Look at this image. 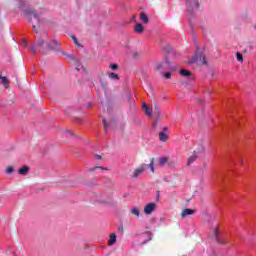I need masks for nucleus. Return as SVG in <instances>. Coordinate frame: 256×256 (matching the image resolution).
Listing matches in <instances>:
<instances>
[{
    "label": "nucleus",
    "mask_w": 256,
    "mask_h": 256,
    "mask_svg": "<svg viewBox=\"0 0 256 256\" xmlns=\"http://www.w3.org/2000/svg\"><path fill=\"white\" fill-rule=\"evenodd\" d=\"M22 15L23 17H25V19H27V21H33V18H34L37 25H39L41 21L39 19V14L37 13L36 10H33V8H29V7L24 8L22 11Z\"/></svg>",
    "instance_id": "obj_1"
},
{
    "label": "nucleus",
    "mask_w": 256,
    "mask_h": 256,
    "mask_svg": "<svg viewBox=\"0 0 256 256\" xmlns=\"http://www.w3.org/2000/svg\"><path fill=\"white\" fill-rule=\"evenodd\" d=\"M212 235H213L214 240L216 241V243L218 245H222V246L229 245V238L219 237V227L218 226H215L212 229Z\"/></svg>",
    "instance_id": "obj_2"
},
{
    "label": "nucleus",
    "mask_w": 256,
    "mask_h": 256,
    "mask_svg": "<svg viewBox=\"0 0 256 256\" xmlns=\"http://www.w3.org/2000/svg\"><path fill=\"white\" fill-rule=\"evenodd\" d=\"M205 152V146H199L197 150H194V154L188 158L187 165H192V163H195L197 161V158L201 153Z\"/></svg>",
    "instance_id": "obj_3"
},
{
    "label": "nucleus",
    "mask_w": 256,
    "mask_h": 256,
    "mask_svg": "<svg viewBox=\"0 0 256 256\" xmlns=\"http://www.w3.org/2000/svg\"><path fill=\"white\" fill-rule=\"evenodd\" d=\"M188 7V13H193L196 9H199V0H186Z\"/></svg>",
    "instance_id": "obj_4"
},
{
    "label": "nucleus",
    "mask_w": 256,
    "mask_h": 256,
    "mask_svg": "<svg viewBox=\"0 0 256 256\" xmlns=\"http://www.w3.org/2000/svg\"><path fill=\"white\" fill-rule=\"evenodd\" d=\"M197 61H200L202 65H207V58H205V55H203L202 53H197L194 57H192V60L188 63H197Z\"/></svg>",
    "instance_id": "obj_5"
},
{
    "label": "nucleus",
    "mask_w": 256,
    "mask_h": 256,
    "mask_svg": "<svg viewBox=\"0 0 256 256\" xmlns=\"http://www.w3.org/2000/svg\"><path fill=\"white\" fill-rule=\"evenodd\" d=\"M47 48L49 51H61V43L52 40L47 44Z\"/></svg>",
    "instance_id": "obj_6"
},
{
    "label": "nucleus",
    "mask_w": 256,
    "mask_h": 256,
    "mask_svg": "<svg viewBox=\"0 0 256 256\" xmlns=\"http://www.w3.org/2000/svg\"><path fill=\"white\" fill-rule=\"evenodd\" d=\"M195 213H197V210L196 209H189V208H186V209H183L180 213V217L181 219H187V217L191 216V215H194Z\"/></svg>",
    "instance_id": "obj_7"
},
{
    "label": "nucleus",
    "mask_w": 256,
    "mask_h": 256,
    "mask_svg": "<svg viewBox=\"0 0 256 256\" xmlns=\"http://www.w3.org/2000/svg\"><path fill=\"white\" fill-rule=\"evenodd\" d=\"M43 45H45V40H43L41 38L38 39L36 44L32 45L30 48L32 55H35L37 53L38 47H43Z\"/></svg>",
    "instance_id": "obj_8"
},
{
    "label": "nucleus",
    "mask_w": 256,
    "mask_h": 256,
    "mask_svg": "<svg viewBox=\"0 0 256 256\" xmlns=\"http://www.w3.org/2000/svg\"><path fill=\"white\" fill-rule=\"evenodd\" d=\"M155 209H157V204L155 202L149 203L144 207V213L145 215H151Z\"/></svg>",
    "instance_id": "obj_9"
},
{
    "label": "nucleus",
    "mask_w": 256,
    "mask_h": 256,
    "mask_svg": "<svg viewBox=\"0 0 256 256\" xmlns=\"http://www.w3.org/2000/svg\"><path fill=\"white\" fill-rule=\"evenodd\" d=\"M146 167H147V165L142 164L139 168H136L132 174V177L134 179H137V177H139V175H143Z\"/></svg>",
    "instance_id": "obj_10"
},
{
    "label": "nucleus",
    "mask_w": 256,
    "mask_h": 256,
    "mask_svg": "<svg viewBox=\"0 0 256 256\" xmlns=\"http://www.w3.org/2000/svg\"><path fill=\"white\" fill-rule=\"evenodd\" d=\"M142 109H143L144 113H146L148 115V117H151V115H153V110L151 108H149V106L146 103L142 104Z\"/></svg>",
    "instance_id": "obj_11"
},
{
    "label": "nucleus",
    "mask_w": 256,
    "mask_h": 256,
    "mask_svg": "<svg viewBox=\"0 0 256 256\" xmlns=\"http://www.w3.org/2000/svg\"><path fill=\"white\" fill-rule=\"evenodd\" d=\"M115 243H117V235L115 233H112L108 240V245H115Z\"/></svg>",
    "instance_id": "obj_12"
},
{
    "label": "nucleus",
    "mask_w": 256,
    "mask_h": 256,
    "mask_svg": "<svg viewBox=\"0 0 256 256\" xmlns=\"http://www.w3.org/2000/svg\"><path fill=\"white\" fill-rule=\"evenodd\" d=\"M29 169H30L29 166H23L18 170V173L20 175H27V173H29Z\"/></svg>",
    "instance_id": "obj_13"
},
{
    "label": "nucleus",
    "mask_w": 256,
    "mask_h": 256,
    "mask_svg": "<svg viewBox=\"0 0 256 256\" xmlns=\"http://www.w3.org/2000/svg\"><path fill=\"white\" fill-rule=\"evenodd\" d=\"M134 30H135L137 33H143V31H145V28H143V24L137 23V24L135 25Z\"/></svg>",
    "instance_id": "obj_14"
},
{
    "label": "nucleus",
    "mask_w": 256,
    "mask_h": 256,
    "mask_svg": "<svg viewBox=\"0 0 256 256\" xmlns=\"http://www.w3.org/2000/svg\"><path fill=\"white\" fill-rule=\"evenodd\" d=\"M165 65H168V63H159L156 65V71H159L160 75H163V67H165Z\"/></svg>",
    "instance_id": "obj_15"
},
{
    "label": "nucleus",
    "mask_w": 256,
    "mask_h": 256,
    "mask_svg": "<svg viewBox=\"0 0 256 256\" xmlns=\"http://www.w3.org/2000/svg\"><path fill=\"white\" fill-rule=\"evenodd\" d=\"M148 167H149L151 173H155V158H151V161L148 164Z\"/></svg>",
    "instance_id": "obj_16"
},
{
    "label": "nucleus",
    "mask_w": 256,
    "mask_h": 256,
    "mask_svg": "<svg viewBox=\"0 0 256 256\" xmlns=\"http://www.w3.org/2000/svg\"><path fill=\"white\" fill-rule=\"evenodd\" d=\"M180 75L182 77H191V71L186 70V69H181L180 70Z\"/></svg>",
    "instance_id": "obj_17"
},
{
    "label": "nucleus",
    "mask_w": 256,
    "mask_h": 256,
    "mask_svg": "<svg viewBox=\"0 0 256 256\" xmlns=\"http://www.w3.org/2000/svg\"><path fill=\"white\" fill-rule=\"evenodd\" d=\"M108 77L110 79H113L114 81H119V74L115 73V72H110L108 73Z\"/></svg>",
    "instance_id": "obj_18"
},
{
    "label": "nucleus",
    "mask_w": 256,
    "mask_h": 256,
    "mask_svg": "<svg viewBox=\"0 0 256 256\" xmlns=\"http://www.w3.org/2000/svg\"><path fill=\"white\" fill-rule=\"evenodd\" d=\"M132 215H135V217H141V211H139V208L134 207L130 211Z\"/></svg>",
    "instance_id": "obj_19"
},
{
    "label": "nucleus",
    "mask_w": 256,
    "mask_h": 256,
    "mask_svg": "<svg viewBox=\"0 0 256 256\" xmlns=\"http://www.w3.org/2000/svg\"><path fill=\"white\" fill-rule=\"evenodd\" d=\"M1 83L4 84V87H9L10 82H9V78H7L6 76L2 77L1 76Z\"/></svg>",
    "instance_id": "obj_20"
},
{
    "label": "nucleus",
    "mask_w": 256,
    "mask_h": 256,
    "mask_svg": "<svg viewBox=\"0 0 256 256\" xmlns=\"http://www.w3.org/2000/svg\"><path fill=\"white\" fill-rule=\"evenodd\" d=\"M140 19H141V21H143L144 23H149V17L147 16V14H145V13H140Z\"/></svg>",
    "instance_id": "obj_21"
},
{
    "label": "nucleus",
    "mask_w": 256,
    "mask_h": 256,
    "mask_svg": "<svg viewBox=\"0 0 256 256\" xmlns=\"http://www.w3.org/2000/svg\"><path fill=\"white\" fill-rule=\"evenodd\" d=\"M169 160L165 157H162V158H159L158 160V165H160V167H163L164 165H166V163L168 162Z\"/></svg>",
    "instance_id": "obj_22"
},
{
    "label": "nucleus",
    "mask_w": 256,
    "mask_h": 256,
    "mask_svg": "<svg viewBox=\"0 0 256 256\" xmlns=\"http://www.w3.org/2000/svg\"><path fill=\"white\" fill-rule=\"evenodd\" d=\"M159 139L160 141H167V134L165 132H159Z\"/></svg>",
    "instance_id": "obj_23"
},
{
    "label": "nucleus",
    "mask_w": 256,
    "mask_h": 256,
    "mask_svg": "<svg viewBox=\"0 0 256 256\" xmlns=\"http://www.w3.org/2000/svg\"><path fill=\"white\" fill-rule=\"evenodd\" d=\"M154 115H157V117H161V110L157 106V104L154 105Z\"/></svg>",
    "instance_id": "obj_24"
},
{
    "label": "nucleus",
    "mask_w": 256,
    "mask_h": 256,
    "mask_svg": "<svg viewBox=\"0 0 256 256\" xmlns=\"http://www.w3.org/2000/svg\"><path fill=\"white\" fill-rule=\"evenodd\" d=\"M236 59L237 61H239L240 63H243V54H241L240 52L236 53Z\"/></svg>",
    "instance_id": "obj_25"
},
{
    "label": "nucleus",
    "mask_w": 256,
    "mask_h": 256,
    "mask_svg": "<svg viewBox=\"0 0 256 256\" xmlns=\"http://www.w3.org/2000/svg\"><path fill=\"white\" fill-rule=\"evenodd\" d=\"M14 169L12 166H8L6 169V173H8V175H11V173H13Z\"/></svg>",
    "instance_id": "obj_26"
},
{
    "label": "nucleus",
    "mask_w": 256,
    "mask_h": 256,
    "mask_svg": "<svg viewBox=\"0 0 256 256\" xmlns=\"http://www.w3.org/2000/svg\"><path fill=\"white\" fill-rule=\"evenodd\" d=\"M110 69H113L114 71H116L117 69H119V65H117V64H111V65H110Z\"/></svg>",
    "instance_id": "obj_27"
},
{
    "label": "nucleus",
    "mask_w": 256,
    "mask_h": 256,
    "mask_svg": "<svg viewBox=\"0 0 256 256\" xmlns=\"http://www.w3.org/2000/svg\"><path fill=\"white\" fill-rule=\"evenodd\" d=\"M103 125H104V130L107 131L109 124H107V120L105 118L103 119Z\"/></svg>",
    "instance_id": "obj_28"
},
{
    "label": "nucleus",
    "mask_w": 256,
    "mask_h": 256,
    "mask_svg": "<svg viewBox=\"0 0 256 256\" xmlns=\"http://www.w3.org/2000/svg\"><path fill=\"white\" fill-rule=\"evenodd\" d=\"M164 78L165 79H171V72H165L164 73Z\"/></svg>",
    "instance_id": "obj_29"
},
{
    "label": "nucleus",
    "mask_w": 256,
    "mask_h": 256,
    "mask_svg": "<svg viewBox=\"0 0 256 256\" xmlns=\"http://www.w3.org/2000/svg\"><path fill=\"white\" fill-rule=\"evenodd\" d=\"M95 169H103L104 171H107V168H103V167H93L90 169V172L95 171Z\"/></svg>",
    "instance_id": "obj_30"
},
{
    "label": "nucleus",
    "mask_w": 256,
    "mask_h": 256,
    "mask_svg": "<svg viewBox=\"0 0 256 256\" xmlns=\"http://www.w3.org/2000/svg\"><path fill=\"white\" fill-rule=\"evenodd\" d=\"M72 39H73L75 45H77L79 47L80 44H79V41L77 40V37L72 36Z\"/></svg>",
    "instance_id": "obj_31"
},
{
    "label": "nucleus",
    "mask_w": 256,
    "mask_h": 256,
    "mask_svg": "<svg viewBox=\"0 0 256 256\" xmlns=\"http://www.w3.org/2000/svg\"><path fill=\"white\" fill-rule=\"evenodd\" d=\"M81 69H82L83 71H85V68H84L83 66H81V65L76 66V70H77V71H81Z\"/></svg>",
    "instance_id": "obj_32"
},
{
    "label": "nucleus",
    "mask_w": 256,
    "mask_h": 256,
    "mask_svg": "<svg viewBox=\"0 0 256 256\" xmlns=\"http://www.w3.org/2000/svg\"><path fill=\"white\" fill-rule=\"evenodd\" d=\"M94 157H95V159H97L98 161H101V159H103V157H102L101 155H98V154H96Z\"/></svg>",
    "instance_id": "obj_33"
},
{
    "label": "nucleus",
    "mask_w": 256,
    "mask_h": 256,
    "mask_svg": "<svg viewBox=\"0 0 256 256\" xmlns=\"http://www.w3.org/2000/svg\"><path fill=\"white\" fill-rule=\"evenodd\" d=\"M118 231H119V233H121V234L123 235V233H124V228H123V226H120V227L118 228Z\"/></svg>",
    "instance_id": "obj_34"
},
{
    "label": "nucleus",
    "mask_w": 256,
    "mask_h": 256,
    "mask_svg": "<svg viewBox=\"0 0 256 256\" xmlns=\"http://www.w3.org/2000/svg\"><path fill=\"white\" fill-rule=\"evenodd\" d=\"M39 26L37 25V26H35V25H32V29H33V31H35L36 33H37V28H38Z\"/></svg>",
    "instance_id": "obj_35"
},
{
    "label": "nucleus",
    "mask_w": 256,
    "mask_h": 256,
    "mask_svg": "<svg viewBox=\"0 0 256 256\" xmlns=\"http://www.w3.org/2000/svg\"><path fill=\"white\" fill-rule=\"evenodd\" d=\"M239 163H240V165H243V159L242 158H240Z\"/></svg>",
    "instance_id": "obj_36"
},
{
    "label": "nucleus",
    "mask_w": 256,
    "mask_h": 256,
    "mask_svg": "<svg viewBox=\"0 0 256 256\" xmlns=\"http://www.w3.org/2000/svg\"><path fill=\"white\" fill-rule=\"evenodd\" d=\"M23 45L25 46V47H27V41H23Z\"/></svg>",
    "instance_id": "obj_37"
},
{
    "label": "nucleus",
    "mask_w": 256,
    "mask_h": 256,
    "mask_svg": "<svg viewBox=\"0 0 256 256\" xmlns=\"http://www.w3.org/2000/svg\"><path fill=\"white\" fill-rule=\"evenodd\" d=\"M133 55H134V57H136V55H137V52H133Z\"/></svg>",
    "instance_id": "obj_38"
},
{
    "label": "nucleus",
    "mask_w": 256,
    "mask_h": 256,
    "mask_svg": "<svg viewBox=\"0 0 256 256\" xmlns=\"http://www.w3.org/2000/svg\"><path fill=\"white\" fill-rule=\"evenodd\" d=\"M167 129H168L167 127H164V128H163L164 131H167Z\"/></svg>",
    "instance_id": "obj_39"
},
{
    "label": "nucleus",
    "mask_w": 256,
    "mask_h": 256,
    "mask_svg": "<svg viewBox=\"0 0 256 256\" xmlns=\"http://www.w3.org/2000/svg\"><path fill=\"white\" fill-rule=\"evenodd\" d=\"M172 71H175V67L171 68Z\"/></svg>",
    "instance_id": "obj_40"
},
{
    "label": "nucleus",
    "mask_w": 256,
    "mask_h": 256,
    "mask_svg": "<svg viewBox=\"0 0 256 256\" xmlns=\"http://www.w3.org/2000/svg\"><path fill=\"white\" fill-rule=\"evenodd\" d=\"M43 53H47L45 50L42 51Z\"/></svg>",
    "instance_id": "obj_41"
},
{
    "label": "nucleus",
    "mask_w": 256,
    "mask_h": 256,
    "mask_svg": "<svg viewBox=\"0 0 256 256\" xmlns=\"http://www.w3.org/2000/svg\"><path fill=\"white\" fill-rule=\"evenodd\" d=\"M0 79H1V75H0Z\"/></svg>",
    "instance_id": "obj_42"
}]
</instances>
